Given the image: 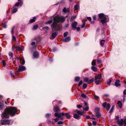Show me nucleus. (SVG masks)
Returning <instances> with one entry per match:
<instances>
[{
	"mask_svg": "<svg viewBox=\"0 0 126 126\" xmlns=\"http://www.w3.org/2000/svg\"><path fill=\"white\" fill-rule=\"evenodd\" d=\"M54 115L56 117H57L59 118H60L61 120L63 119L62 118H61V113H55L54 114Z\"/></svg>",
	"mask_w": 126,
	"mask_h": 126,
	"instance_id": "nucleus-9",
	"label": "nucleus"
},
{
	"mask_svg": "<svg viewBox=\"0 0 126 126\" xmlns=\"http://www.w3.org/2000/svg\"><path fill=\"white\" fill-rule=\"evenodd\" d=\"M97 123L95 121H93L92 123L95 126L96 125Z\"/></svg>",
	"mask_w": 126,
	"mask_h": 126,
	"instance_id": "nucleus-57",
	"label": "nucleus"
},
{
	"mask_svg": "<svg viewBox=\"0 0 126 126\" xmlns=\"http://www.w3.org/2000/svg\"><path fill=\"white\" fill-rule=\"evenodd\" d=\"M68 34V33L67 32H65L63 34V36L64 37H65L67 36Z\"/></svg>",
	"mask_w": 126,
	"mask_h": 126,
	"instance_id": "nucleus-47",
	"label": "nucleus"
},
{
	"mask_svg": "<svg viewBox=\"0 0 126 126\" xmlns=\"http://www.w3.org/2000/svg\"><path fill=\"white\" fill-rule=\"evenodd\" d=\"M55 122H57L59 120V118H56V119H54L53 120Z\"/></svg>",
	"mask_w": 126,
	"mask_h": 126,
	"instance_id": "nucleus-52",
	"label": "nucleus"
},
{
	"mask_svg": "<svg viewBox=\"0 0 126 126\" xmlns=\"http://www.w3.org/2000/svg\"><path fill=\"white\" fill-rule=\"evenodd\" d=\"M52 20H50L49 21H48L46 23V24H49L51 23L52 22Z\"/></svg>",
	"mask_w": 126,
	"mask_h": 126,
	"instance_id": "nucleus-33",
	"label": "nucleus"
},
{
	"mask_svg": "<svg viewBox=\"0 0 126 126\" xmlns=\"http://www.w3.org/2000/svg\"><path fill=\"white\" fill-rule=\"evenodd\" d=\"M94 80V78H92L90 80L88 81V84H89L90 83H92V82H93Z\"/></svg>",
	"mask_w": 126,
	"mask_h": 126,
	"instance_id": "nucleus-22",
	"label": "nucleus"
},
{
	"mask_svg": "<svg viewBox=\"0 0 126 126\" xmlns=\"http://www.w3.org/2000/svg\"><path fill=\"white\" fill-rule=\"evenodd\" d=\"M92 65H93V66L96 65V61H95V60H94L93 61L92 63Z\"/></svg>",
	"mask_w": 126,
	"mask_h": 126,
	"instance_id": "nucleus-24",
	"label": "nucleus"
},
{
	"mask_svg": "<svg viewBox=\"0 0 126 126\" xmlns=\"http://www.w3.org/2000/svg\"><path fill=\"white\" fill-rule=\"evenodd\" d=\"M110 104L108 103L106 105V109L107 110H108L110 107Z\"/></svg>",
	"mask_w": 126,
	"mask_h": 126,
	"instance_id": "nucleus-16",
	"label": "nucleus"
},
{
	"mask_svg": "<svg viewBox=\"0 0 126 126\" xmlns=\"http://www.w3.org/2000/svg\"><path fill=\"white\" fill-rule=\"evenodd\" d=\"M77 107L79 109L81 107H82V106H81L80 105H78L77 106Z\"/></svg>",
	"mask_w": 126,
	"mask_h": 126,
	"instance_id": "nucleus-55",
	"label": "nucleus"
},
{
	"mask_svg": "<svg viewBox=\"0 0 126 126\" xmlns=\"http://www.w3.org/2000/svg\"><path fill=\"white\" fill-rule=\"evenodd\" d=\"M79 8V5L78 4H76L74 6V9L76 10H78Z\"/></svg>",
	"mask_w": 126,
	"mask_h": 126,
	"instance_id": "nucleus-21",
	"label": "nucleus"
},
{
	"mask_svg": "<svg viewBox=\"0 0 126 126\" xmlns=\"http://www.w3.org/2000/svg\"><path fill=\"white\" fill-rule=\"evenodd\" d=\"M38 27V26L37 25H35L33 26V29L35 30L37 29Z\"/></svg>",
	"mask_w": 126,
	"mask_h": 126,
	"instance_id": "nucleus-31",
	"label": "nucleus"
},
{
	"mask_svg": "<svg viewBox=\"0 0 126 126\" xmlns=\"http://www.w3.org/2000/svg\"><path fill=\"white\" fill-rule=\"evenodd\" d=\"M39 53L37 52H35L33 53V56L35 58H37L39 57Z\"/></svg>",
	"mask_w": 126,
	"mask_h": 126,
	"instance_id": "nucleus-11",
	"label": "nucleus"
},
{
	"mask_svg": "<svg viewBox=\"0 0 126 126\" xmlns=\"http://www.w3.org/2000/svg\"><path fill=\"white\" fill-rule=\"evenodd\" d=\"M15 48L17 50H20L21 49L20 47L18 46H16Z\"/></svg>",
	"mask_w": 126,
	"mask_h": 126,
	"instance_id": "nucleus-37",
	"label": "nucleus"
},
{
	"mask_svg": "<svg viewBox=\"0 0 126 126\" xmlns=\"http://www.w3.org/2000/svg\"><path fill=\"white\" fill-rule=\"evenodd\" d=\"M70 40V37H68L65 38L64 41L65 42H68Z\"/></svg>",
	"mask_w": 126,
	"mask_h": 126,
	"instance_id": "nucleus-12",
	"label": "nucleus"
},
{
	"mask_svg": "<svg viewBox=\"0 0 126 126\" xmlns=\"http://www.w3.org/2000/svg\"><path fill=\"white\" fill-rule=\"evenodd\" d=\"M26 69V67L24 66L20 65L19 66L17 71L19 72L25 70Z\"/></svg>",
	"mask_w": 126,
	"mask_h": 126,
	"instance_id": "nucleus-6",
	"label": "nucleus"
},
{
	"mask_svg": "<svg viewBox=\"0 0 126 126\" xmlns=\"http://www.w3.org/2000/svg\"><path fill=\"white\" fill-rule=\"evenodd\" d=\"M54 21L52 26V28L53 30L56 31L59 30L61 28V26L58 23L61 22H64L65 21V18L64 17H60L59 16H56L54 18Z\"/></svg>",
	"mask_w": 126,
	"mask_h": 126,
	"instance_id": "nucleus-1",
	"label": "nucleus"
},
{
	"mask_svg": "<svg viewBox=\"0 0 126 126\" xmlns=\"http://www.w3.org/2000/svg\"><path fill=\"white\" fill-rule=\"evenodd\" d=\"M36 18L35 17H34L32 19L30 20V23H32L34 22L35 21Z\"/></svg>",
	"mask_w": 126,
	"mask_h": 126,
	"instance_id": "nucleus-14",
	"label": "nucleus"
},
{
	"mask_svg": "<svg viewBox=\"0 0 126 126\" xmlns=\"http://www.w3.org/2000/svg\"><path fill=\"white\" fill-rule=\"evenodd\" d=\"M74 117L76 119H78L79 118V116L78 114H75L74 115Z\"/></svg>",
	"mask_w": 126,
	"mask_h": 126,
	"instance_id": "nucleus-18",
	"label": "nucleus"
},
{
	"mask_svg": "<svg viewBox=\"0 0 126 126\" xmlns=\"http://www.w3.org/2000/svg\"><path fill=\"white\" fill-rule=\"evenodd\" d=\"M116 119H117V122L118 125L120 126H122L123 123H124L125 125H126V118H124V119H121L120 120L119 119V117L118 116H115Z\"/></svg>",
	"mask_w": 126,
	"mask_h": 126,
	"instance_id": "nucleus-4",
	"label": "nucleus"
},
{
	"mask_svg": "<svg viewBox=\"0 0 126 126\" xmlns=\"http://www.w3.org/2000/svg\"><path fill=\"white\" fill-rule=\"evenodd\" d=\"M87 85L86 84H84L83 85L82 88L83 89H85L87 86Z\"/></svg>",
	"mask_w": 126,
	"mask_h": 126,
	"instance_id": "nucleus-29",
	"label": "nucleus"
},
{
	"mask_svg": "<svg viewBox=\"0 0 126 126\" xmlns=\"http://www.w3.org/2000/svg\"><path fill=\"white\" fill-rule=\"evenodd\" d=\"M35 43L34 42H32L31 43V45L32 46H34L35 45Z\"/></svg>",
	"mask_w": 126,
	"mask_h": 126,
	"instance_id": "nucleus-58",
	"label": "nucleus"
},
{
	"mask_svg": "<svg viewBox=\"0 0 126 126\" xmlns=\"http://www.w3.org/2000/svg\"><path fill=\"white\" fill-rule=\"evenodd\" d=\"M59 108L57 107H56L54 108V110L56 112H57L59 110Z\"/></svg>",
	"mask_w": 126,
	"mask_h": 126,
	"instance_id": "nucleus-17",
	"label": "nucleus"
},
{
	"mask_svg": "<svg viewBox=\"0 0 126 126\" xmlns=\"http://www.w3.org/2000/svg\"><path fill=\"white\" fill-rule=\"evenodd\" d=\"M94 80L95 81V83L97 85H99L100 84L101 82V81L100 80H98L97 79H95Z\"/></svg>",
	"mask_w": 126,
	"mask_h": 126,
	"instance_id": "nucleus-13",
	"label": "nucleus"
},
{
	"mask_svg": "<svg viewBox=\"0 0 126 126\" xmlns=\"http://www.w3.org/2000/svg\"><path fill=\"white\" fill-rule=\"evenodd\" d=\"M76 111H77V113H78L80 115H82L83 114V113H82L81 111L80 110H79V111L77 110Z\"/></svg>",
	"mask_w": 126,
	"mask_h": 126,
	"instance_id": "nucleus-25",
	"label": "nucleus"
},
{
	"mask_svg": "<svg viewBox=\"0 0 126 126\" xmlns=\"http://www.w3.org/2000/svg\"><path fill=\"white\" fill-rule=\"evenodd\" d=\"M76 29H77V31L78 32L79 31H80V28L79 27H78L77 28H76Z\"/></svg>",
	"mask_w": 126,
	"mask_h": 126,
	"instance_id": "nucleus-62",
	"label": "nucleus"
},
{
	"mask_svg": "<svg viewBox=\"0 0 126 126\" xmlns=\"http://www.w3.org/2000/svg\"><path fill=\"white\" fill-rule=\"evenodd\" d=\"M15 28L14 27H13L12 28V29L11 30V33H12V35L14 34V29Z\"/></svg>",
	"mask_w": 126,
	"mask_h": 126,
	"instance_id": "nucleus-40",
	"label": "nucleus"
},
{
	"mask_svg": "<svg viewBox=\"0 0 126 126\" xmlns=\"http://www.w3.org/2000/svg\"><path fill=\"white\" fill-rule=\"evenodd\" d=\"M2 27L4 28H6V25L5 24H2Z\"/></svg>",
	"mask_w": 126,
	"mask_h": 126,
	"instance_id": "nucleus-49",
	"label": "nucleus"
},
{
	"mask_svg": "<svg viewBox=\"0 0 126 126\" xmlns=\"http://www.w3.org/2000/svg\"><path fill=\"white\" fill-rule=\"evenodd\" d=\"M106 105L107 103L106 102H104L102 104V106L104 108H105Z\"/></svg>",
	"mask_w": 126,
	"mask_h": 126,
	"instance_id": "nucleus-43",
	"label": "nucleus"
},
{
	"mask_svg": "<svg viewBox=\"0 0 126 126\" xmlns=\"http://www.w3.org/2000/svg\"><path fill=\"white\" fill-rule=\"evenodd\" d=\"M83 109L85 111H87L89 109V107L87 106L85 108H83Z\"/></svg>",
	"mask_w": 126,
	"mask_h": 126,
	"instance_id": "nucleus-34",
	"label": "nucleus"
},
{
	"mask_svg": "<svg viewBox=\"0 0 126 126\" xmlns=\"http://www.w3.org/2000/svg\"><path fill=\"white\" fill-rule=\"evenodd\" d=\"M51 114H50L47 113L46 114V117L47 118H48L50 115Z\"/></svg>",
	"mask_w": 126,
	"mask_h": 126,
	"instance_id": "nucleus-48",
	"label": "nucleus"
},
{
	"mask_svg": "<svg viewBox=\"0 0 126 126\" xmlns=\"http://www.w3.org/2000/svg\"><path fill=\"white\" fill-rule=\"evenodd\" d=\"M57 34L56 32L53 33L51 35V37L50 38V39L51 40L54 39L57 36Z\"/></svg>",
	"mask_w": 126,
	"mask_h": 126,
	"instance_id": "nucleus-10",
	"label": "nucleus"
},
{
	"mask_svg": "<svg viewBox=\"0 0 126 126\" xmlns=\"http://www.w3.org/2000/svg\"><path fill=\"white\" fill-rule=\"evenodd\" d=\"M82 80H80L79 83V85H78V87H79L82 84Z\"/></svg>",
	"mask_w": 126,
	"mask_h": 126,
	"instance_id": "nucleus-44",
	"label": "nucleus"
},
{
	"mask_svg": "<svg viewBox=\"0 0 126 126\" xmlns=\"http://www.w3.org/2000/svg\"><path fill=\"white\" fill-rule=\"evenodd\" d=\"M2 62L3 66H5L6 65V63L4 61V60H2Z\"/></svg>",
	"mask_w": 126,
	"mask_h": 126,
	"instance_id": "nucleus-41",
	"label": "nucleus"
},
{
	"mask_svg": "<svg viewBox=\"0 0 126 126\" xmlns=\"http://www.w3.org/2000/svg\"><path fill=\"white\" fill-rule=\"evenodd\" d=\"M9 55L12 57L13 55V54L11 52H9Z\"/></svg>",
	"mask_w": 126,
	"mask_h": 126,
	"instance_id": "nucleus-46",
	"label": "nucleus"
},
{
	"mask_svg": "<svg viewBox=\"0 0 126 126\" xmlns=\"http://www.w3.org/2000/svg\"><path fill=\"white\" fill-rule=\"evenodd\" d=\"M114 109V106L113 105L112 106V108H111V109L110 110V111L109 112V113H112V112L113 110Z\"/></svg>",
	"mask_w": 126,
	"mask_h": 126,
	"instance_id": "nucleus-30",
	"label": "nucleus"
},
{
	"mask_svg": "<svg viewBox=\"0 0 126 126\" xmlns=\"http://www.w3.org/2000/svg\"><path fill=\"white\" fill-rule=\"evenodd\" d=\"M80 79V78L79 77H76L75 80L76 81L78 82Z\"/></svg>",
	"mask_w": 126,
	"mask_h": 126,
	"instance_id": "nucleus-27",
	"label": "nucleus"
},
{
	"mask_svg": "<svg viewBox=\"0 0 126 126\" xmlns=\"http://www.w3.org/2000/svg\"><path fill=\"white\" fill-rule=\"evenodd\" d=\"M92 69L94 72H96L97 71L96 68L95 66H92L91 67Z\"/></svg>",
	"mask_w": 126,
	"mask_h": 126,
	"instance_id": "nucleus-20",
	"label": "nucleus"
},
{
	"mask_svg": "<svg viewBox=\"0 0 126 126\" xmlns=\"http://www.w3.org/2000/svg\"><path fill=\"white\" fill-rule=\"evenodd\" d=\"M3 103L0 102V110L2 109L3 107Z\"/></svg>",
	"mask_w": 126,
	"mask_h": 126,
	"instance_id": "nucleus-35",
	"label": "nucleus"
},
{
	"mask_svg": "<svg viewBox=\"0 0 126 126\" xmlns=\"http://www.w3.org/2000/svg\"><path fill=\"white\" fill-rule=\"evenodd\" d=\"M94 98L96 100H97V99H99V96L96 95H95Z\"/></svg>",
	"mask_w": 126,
	"mask_h": 126,
	"instance_id": "nucleus-54",
	"label": "nucleus"
},
{
	"mask_svg": "<svg viewBox=\"0 0 126 126\" xmlns=\"http://www.w3.org/2000/svg\"><path fill=\"white\" fill-rule=\"evenodd\" d=\"M105 42V41L104 40H102L100 42V44L101 45H103L104 44V43Z\"/></svg>",
	"mask_w": 126,
	"mask_h": 126,
	"instance_id": "nucleus-23",
	"label": "nucleus"
},
{
	"mask_svg": "<svg viewBox=\"0 0 126 126\" xmlns=\"http://www.w3.org/2000/svg\"><path fill=\"white\" fill-rule=\"evenodd\" d=\"M63 122L62 121H59L57 123V124L58 125H61L63 124Z\"/></svg>",
	"mask_w": 126,
	"mask_h": 126,
	"instance_id": "nucleus-51",
	"label": "nucleus"
},
{
	"mask_svg": "<svg viewBox=\"0 0 126 126\" xmlns=\"http://www.w3.org/2000/svg\"><path fill=\"white\" fill-rule=\"evenodd\" d=\"M17 11V9L16 8H15L13 9V13H14L16 12Z\"/></svg>",
	"mask_w": 126,
	"mask_h": 126,
	"instance_id": "nucleus-32",
	"label": "nucleus"
},
{
	"mask_svg": "<svg viewBox=\"0 0 126 126\" xmlns=\"http://www.w3.org/2000/svg\"><path fill=\"white\" fill-rule=\"evenodd\" d=\"M17 109L15 107H12L8 108L5 110L4 112L2 113V117L4 118H8L9 117V114L13 116L17 112Z\"/></svg>",
	"mask_w": 126,
	"mask_h": 126,
	"instance_id": "nucleus-2",
	"label": "nucleus"
},
{
	"mask_svg": "<svg viewBox=\"0 0 126 126\" xmlns=\"http://www.w3.org/2000/svg\"><path fill=\"white\" fill-rule=\"evenodd\" d=\"M20 4V3L19 2H18L16 3L15 5V6H18L19 4Z\"/></svg>",
	"mask_w": 126,
	"mask_h": 126,
	"instance_id": "nucleus-50",
	"label": "nucleus"
},
{
	"mask_svg": "<svg viewBox=\"0 0 126 126\" xmlns=\"http://www.w3.org/2000/svg\"><path fill=\"white\" fill-rule=\"evenodd\" d=\"M20 59V60H22V62L21 64L23 65L25 63V61L24 60H22V59Z\"/></svg>",
	"mask_w": 126,
	"mask_h": 126,
	"instance_id": "nucleus-45",
	"label": "nucleus"
},
{
	"mask_svg": "<svg viewBox=\"0 0 126 126\" xmlns=\"http://www.w3.org/2000/svg\"><path fill=\"white\" fill-rule=\"evenodd\" d=\"M45 29L47 30H48L49 29V28L47 26H45L43 28V29Z\"/></svg>",
	"mask_w": 126,
	"mask_h": 126,
	"instance_id": "nucleus-42",
	"label": "nucleus"
},
{
	"mask_svg": "<svg viewBox=\"0 0 126 126\" xmlns=\"http://www.w3.org/2000/svg\"><path fill=\"white\" fill-rule=\"evenodd\" d=\"M111 82V80L110 79L107 82V84L108 85H110V83Z\"/></svg>",
	"mask_w": 126,
	"mask_h": 126,
	"instance_id": "nucleus-56",
	"label": "nucleus"
},
{
	"mask_svg": "<svg viewBox=\"0 0 126 126\" xmlns=\"http://www.w3.org/2000/svg\"><path fill=\"white\" fill-rule=\"evenodd\" d=\"M115 85L116 86L118 87L120 86V84L117 82H115Z\"/></svg>",
	"mask_w": 126,
	"mask_h": 126,
	"instance_id": "nucleus-39",
	"label": "nucleus"
},
{
	"mask_svg": "<svg viewBox=\"0 0 126 126\" xmlns=\"http://www.w3.org/2000/svg\"><path fill=\"white\" fill-rule=\"evenodd\" d=\"M101 62V60L100 59H98L97 60V62L98 63H100Z\"/></svg>",
	"mask_w": 126,
	"mask_h": 126,
	"instance_id": "nucleus-61",
	"label": "nucleus"
},
{
	"mask_svg": "<svg viewBox=\"0 0 126 126\" xmlns=\"http://www.w3.org/2000/svg\"><path fill=\"white\" fill-rule=\"evenodd\" d=\"M121 102L120 101H118V102L117 103V104L119 105V104H121Z\"/></svg>",
	"mask_w": 126,
	"mask_h": 126,
	"instance_id": "nucleus-63",
	"label": "nucleus"
},
{
	"mask_svg": "<svg viewBox=\"0 0 126 126\" xmlns=\"http://www.w3.org/2000/svg\"><path fill=\"white\" fill-rule=\"evenodd\" d=\"M12 40H13L15 42L16 41V38L13 35H12Z\"/></svg>",
	"mask_w": 126,
	"mask_h": 126,
	"instance_id": "nucleus-36",
	"label": "nucleus"
},
{
	"mask_svg": "<svg viewBox=\"0 0 126 126\" xmlns=\"http://www.w3.org/2000/svg\"><path fill=\"white\" fill-rule=\"evenodd\" d=\"M77 25V23L76 21L72 23V28H75V29H76V26Z\"/></svg>",
	"mask_w": 126,
	"mask_h": 126,
	"instance_id": "nucleus-8",
	"label": "nucleus"
},
{
	"mask_svg": "<svg viewBox=\"0 0 126 126\" xmlns=\"http://www.w3.org/2000/svg\"><path fill=\"white\" fill-rule=\"evenodd\" d=\"M76 18V16H72L71 17V20H73Z\"/></svg>",
	"mask_w": 126,
	"mask_h": 126,
	"instance_id": "nucleus-59",
	"label": "nucleus"
},
{
	"mask_svg": "<svg viewBox=\"0 0 126 126\" xmlns=\"http://www.w3.org/2000/svg\"><path fill=\"white\" fill-rule=\"evenodd\" d=\"M87 19L90 21H91V18L90 17H87Z\"/></svg>",
	"mask_w": 126,
	"mask_h": 126,
	"instance_id": "nucleus-60",
	"label": "nucleus"
},
{
	"mask_svg": "<svg viewBox=\"0 0 126 126\" xmlns=\"http://www.w3.org/2000/svg\"><path fill=\"white\" fill-rule=\"evenodd\" d=\"M102 78V76L100 74H98L97 77H96L95 79H98L99 80L100 79Z\"/></svg>",
	"mask_w": 126,
	"mask_h": 126,
	"instance_id": "nucleus-15",
	"label": "nucleus"
},
{
	"mask_svg": "<svg viewBox=\"0 0 126 126\" xmlns=\"http://www.w3.org/2000/svg\"><path fill=\"white\" fill-rule=\"evenodd\" d=\"M84 80L86 82H87L88 84V82L89 81V79L88 78H85L84 79Z\"/></svg>",
	"mask_w": 126,
	"mask_h": 126,
	"instance_id": "nucleus-28",
	"label": "nucleus"
},
{
	"mask_svg": "<svg viewBox=\"0 0 126 126\" xmlns=\"http://www.w3.org/2000/svg\"><path fill=\"white\" fill-rule=\"evenodd\" d=\"M118 105L119 106V108H121L122 107V103H121V104H119Z\"/></svg>",
	"mask_w": 126,
	"mask_h": 126,
	"instance_id": "nucleus-64",
	"label": "nucleus"
},
{
	"mask_svg": "<svg viewBox=\"0 0 126 126\" xmlns=\"http://www.w3.org/2000/svg\"><path fill=\"white\" fill-rule=\"evenodd\" d=\"M98 16L100 18L102 19L101 22L102 24H104L108 21L107 20L109 19L108 17L104 15L103 14H100Z\"/></svg>",
	"mask_w": 126,
	"mask_h": 126,
	"instance_id": "nucleus-3",
	"label": "nucleus"
},
{
	"mask_svg": "<svg viewBox=\"0 0 126 126\" xmlns=\"http://www.w3.org/2000/svg\"><path fill=\"white\" fill-rule=\"evenodd\" d=\"M65 115L66 116V117L67 119H69L71 118V116L69 113H65Z\"/></svg>",
	"mask_w": 126,
	"mask_h": 126,
	"instance_id": "nucleus-19",
	"label": "nucleus"
},
{
	"mask_svg": "<svg viewBox=\"0 0 126 126\" xmlns=\"http://www.w3.org/2000/svg\"><path fill=\"white\" fill-rule=\"evenodd\" d=\"M1 124L2 125H9L10 124V121L9 120H2L1 121Z\"/></svg>",
	"mask_w": 126,
	"mask_h": 126,
	"instance_id": "nucleus-7",
	"label": "nucleus"
},
{
	"mask_svg": "<svg viewBox=\"0 0 126 126\" xmlns=\"http://www.w3.org/2000/svg\"><path fill=\"white\" fill-rule=\"evenodd\" d=\"M85 23H84L81 26V28H83L85 27Z\"/></svg>",
	"mask_w": 126,
	"mask_h": 126,
	"instance_id": "nucleus-53",
	"label": "nucleus"
},
{
	"mask_svg": "<svg viewBox=\"0 0 126 126\" xmlns=\"http://www.w3.org/2000/svg\"><path fill=\"white\" fill-rule=\"evenodd\" d=\"M63 11L65 13H67L68 11L65 8H64L63 10Z\"/></svg>",
	"mask_w": 126,
	"mask_h": 126,
	"instance_id": "nucleus-38",
	"label": "nucleus"
},
{
	"mask_svg": "<svg viewBox=\"0 0 126 126\" xmlns=\"http://www.w3.org/2000/svg\"><path fill=\"white\" fill-rule=\"evenodd\" d=\"M99 109L98 108L95 109V113L96 116L98 118H100L101 117V115L99 112Z\"/></svg>",
	"mask_w": 126,
	"mask_h": 126,
	"instance_id": "nucleus-5",
	"label": "nucleus"
},
{
	"mask_svg": "<svg viewBox=\"0 0 126 126\" xmlns=\"http://www.w3.org/2000/svg\"><path fill=\"white\" fill-rule=\"evenodd\" d=\"M81 96L83 98H85L86 97V95L84 93H82L81 94Z\"/></svg>",
	"mask_w": 126,
	"mask_h": 126,
	"instance_id": "nucleus-26",
	"label": "nucleus"
}]
</instances>
